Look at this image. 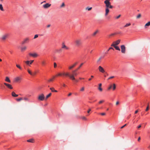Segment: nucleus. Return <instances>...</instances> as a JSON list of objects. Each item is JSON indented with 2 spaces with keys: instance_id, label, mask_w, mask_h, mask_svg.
<instances>
[{
  "instance_id": "obj_52",
  "label": "nucleus",
  "mask_w": 150,
  "mask_h": 150,
  "mask_svg": "<svg viewBox=\"0 0 150 150\" xmlns=\"http://www.w3.org/2000/svg\"><path fill=\"white\" fill-rule=\"evenodd\" d=\"M149 110V106L148 105L147 107L145 110V111L146 112L147 111Z\"/></svg>"
},
{
  "instance_id": "obj_28",
  "label": "nucleus",
  "mask_w": 150,
  "mask_h": 150,
  "mask_svg": "<svg viewBox=\"0 0 150 150\" xmlns=\"http://www.w3.org/2000/svg\"><path fill=\"white\" fill-rule=\"evenodd\" d=\"M111 49H112V50H114V49H113V48L112 47H110L105 52V54H107L108 53V52L109 51V50H110Z\"/></svg>"
},
{
  "instance_id": "obj_8",
  "label": "nucleus",
  "mask_w": 150,
  "mask_h": 150,
  "mask_svg": "<svg viewBox=\"0 0 150 150\" xmlns=\"http://www.w3.org/2000/svg\"><path fill=\"white\" fill-rule=\"evenodd\" d=\"M29 55L30 56L33 57H36L38 56V54L36 53H29Z\"/></svg>"
},
{
  "instance_id": "obj_49",
  "label": "nucleus",
  "mask_w": 150,
  "mask_h": 150,
  "mask_svg": "<svg viewBox=\"0 0 150 150\" xmlns=\"http://www.w3.org/2000/svg\"><path fill=\"white\" fill-rule=\"evenodd\" d=\"M121 16V15H119L118 16H117L116 17H115V18L116 19H118Z\"/></svg>"
},
{
  "instance_id": "obj_12",
  "label": "nucleus",
  "mask_w": 150,
  "mask_h": 150,
  "mask_svg": "<svg viewBox=\"0 0 150 150\" xmlns=\"http://www.w3.org/2000/svg\"><path fill=\"white\" fill-rule=\"evenodd\" d=\"M33 61V60H31L30 61H25V62L27 65H29V64H31Z\"/></svg>"
},
{
  "instance_id": "obj_41",
  "label": "nucleus",
  "mask_w": 150,
  "mask_h": 150,
  "mask_svg": "<svg viewBox=\"0 0 150 150\" xmlns=\"http://www.w3.org/2000/svg\"><path fill=\"white\" fill-rule=\"evenodd\" d=\"M131 24L130 23H127L124 26V27H127L128 26L130 25Z\"/></svg>"
},
{
  "instance_id": "obj_18",
  "label": "nucleus",
  "mask_w": 150,
  "mask_h": 150,
  "mask_svg": "<svg viewBox=\"0 0 150 150\" xmlns=\"http://www.w3.org/2000/svg\"><path fill=\"white\" fill-rule=\"evenodd\" d=\"M98 89L100 91H102L103 89L101 88L102 84L101 83H99L98 85Z\"/></svg>"
},
{
  "instance_id": "obj_48",
  "label": "nucleus",
  "mask_w": 150,
  "mask_h": 150,
  "mask_svg": "<svg viewBox=\"0 0 150 150\" xmlns=\"http://www.w3.org/2000/svg\"><path fill=\"white\" fill-rule=\"evenodd\" d=\"M54 68H56L57 67V64L55 62L54 63Z\"/></svg>"
},
{
  "instance_id": "obj_35",
  "label": "nucleus",
  "mask_w": 150,
  "mask_h": 150,
  "mask_svg": "<svg viewBox=\"0 0 150 150\" xmlns=\"http://www.w3.org/2000/svg\"><path fill=\"white\" fill-rule=\"evenodd\" d=\"M23 100H26V101H30V100L29 99H28V98H27V97H24V98H23Z\"/></svg>"
},
{
  "instance_id": "obj_29",
  "label": "nucleus",
  "mask_w": 150,
  "mask_h": 150,
  "mask_svg": "<svg viewBox=\"0 0 150 150\" xmlns=\"http://www.w3.org/2000/svg\"><path fill=\"white\" fill-rule=\"evenodd\" d=\"M27 48L26 46H24L21 48V50L22 51H23L25 50Z\"/></svg>"
},
{
  "instance_id": "obj_39",
  "label": "nucleus",
  "mask_w": 150,
  "mask_h": 150,
  "mask_svg": "<svg viewBox=\"0 0 150 150\" xmlns=\"http://www.w3.org/2000/svg\"><path fill=\"white\" fill-rule=\"evenodd\" d=\"M0 10L1 11H4L2 5L1 4H0Z\"/></svg>"
},
{
  "instance_id": "obj_21",
  "label": "nucleus",
  "mask_w": 150,
  "mask_h": 150,
  "mask_svg": "<svg viewBox=\"0 0 150 150\" xmlns=\"http://www.w3.org/2000/svg\"><path fill=\"white\" fill-rule=\"evenodd\" d=\"M5 81L8 83H10L11 82V81L9 79V77L7 76L6 77Z\"/></svg>"
},
{
  "instance_id": "obj_34",
  "label": "nucleus",
  "mask_w": 150,
  "mask_h": 150,
  "mask_svg": "<svg viewBox=\"0 0 150 150\" xmlns=\"http://www.w3.org/2000/svg\"><path fill=\"white\" fill-rule=\"evenodd\" d=\"M150 25V21L148 22L145 25V28H146V26H148Z\"/></svg>"
},
{
  "instance_id": "obj_26",
  "label": "nucleus",
  "mask_w": 150,
  "mask_h": 150,
  "mask_svg": "<svg viewBox=\"0 0 150 150\" xmlns=\"http://www.w3.org/2000/svg\"><path fill=\"white\" fill-rule=\"evenodd\" d=\"M69 78L73 80H75L76 79L74 75H71Z\"/></svg>"
},
{
  "instance_id": "obj_20",
  "label": "nucleus",
  "mask_w": 150,
  "mask_h": 150,
  "mask_svg": "<svg viewBox=\"0 0 150 150\" xmlns=\"http://www.w3.org/2000/svg\"><path fill=\"white\" fill-rule=\"evenodd\" d=\"M120 40H118L115 41L114 42V43L115 44V45H118L120 42Z\"/></svg>"
},
{
  "instance_id": "obj_58",
  "label": "nucleus",
  "mask_w": 150,
  "mask_h": 150,
  "mask_svg": "<svg viewBox=\"0 0 150 150\" xmlns=\"http://www.w3.org/2000/svg\"><path fill=\"white\" fill-rule=\"evenodd\" d=\"M114 76H112L110 77L109 78H108V80L110 79H112V78H114Z\"/></svg>"
},
{
  "instance_id": "obj_38",
  "label": "nucleus",
  "mask_w": 150,
  "mask_h": 150,
  "mask_svg": "<svg viewBox=\"0 0 150 150\" xmlns=\"http://www.w3.org/2000/svg\"><path fill=\"white\" fill-rule=\"evenodd\" d=\"M51 93H50L48 94L46 97V99H47L49 97H50L51 95Z\"/></svg>"
},
{
  "instance_id": "obj_42",
  "label": "nucleus",
  "mask_w": 150,
  "mask_h": 150,
  "mask_svg": "<svg viewBox=\"0 0 150 150\" xmlns=\"http://www.w3.org/2000/svg\"><path fill=\"white\" fill-rule=\"evenodd\" d=\"M100 60H101V59H100L99 58V59L97 61V63H98V64H100V62H101Z\"/></svg>"
},
{
  "instance_id": "obj_64",
  "label": "nucleus",
  "mask_w": 150,
  "mask_h": 150,
  "mask_svg": "<svg viewBox=\"0 0 150 150\" xmlns=\"http://www.w3.org/2000/svg\"><path fill=\"white\" fill-rule=\"evenodd\" d=\"M72 94V93H69L68 95V96H70Z\"/></svg>"
},
{
  "instance_id": "obj_13",
  "label": "nucleus",
  "mask_w": 150,
  "mask_h": 150,
  "mask_svg": "<svg viewBox=\"0 0 150 150\" xmlns=\"http://www.w3.org/2000/svg\"><path fill=\"white\" fill-rule=\"evenodd\" d=\"M55 78V76H53L52 78L50 79H48L47 80L48 82L50 83L51 82H52L53 81L54 79Z\"/></svg>"
},
{
  "instance_id": "obj_55",
  "label": "nucleus",
  "mask_w": 150,
  "mask_h": 150,
  "mask_svg": "<svg viewBox=\"0 0 150 150\" xmlns=\"http://www.w3.org/2000/svg\"><path fill=\"white\" fill-rule=\"evenodd\" d=\"M105 55H104L103 56H100V57H99V58L100 59H103L104 58V57H105Z\"/></svg>"
},
{
  "instance_id": "obj_51",
  "label": "nucleus",
  "mask_w": 150,
  "mask_h": 150,
  "mask_svg": "<svg viewBox=\"0 0 150 150\" xmlns=\"http://www.w3.org/2000/svg\"><path fill=\"white\" fill-rule=\"evenodd\" d=\"M36 71H34L33 72H32V76H34L36 74Z\"/></svg>"
},
{
  "instance_id": "obj_53",
  "label": "nucleus",
  "mask_w": 150,
  "mask_h": 150,
  "mask_svg": "<svg viewBox=\"0 0 150 150\" xmlns=\"http://www.w3.org/2000/svg\"><path fill=\"white\" fill-rule=\"evenodd\" d=\"M112 87V85H110V86L108 88V90H109L110 89H111Z\"/></svg>"
},
{
  "instance_id": "obj_27",
  "label": "nucleus",
  "mask_w": 150,
  "mask_h": 150,
  "mask_svg": "<svg viewBox=\"0 0 150 150\" xmlns=\"http://www.w3.org/2000/svg\"><path fill=\"white\" fill-rule=\"evenodd\" d=\"M83 63H82L76 69H75V71H78V70L83 65Z\"/></svg>"
},
{
  "instance_id": "obj_23",
  "label": "nucleus",
  "mask_w": 150,
  "mask_h": 150,
  "mask_svg": "<svg viewBox=\"0 0 150 150\" xmlns=\"http://www.w3.org/2000/svg\"><path fill=\"white\" fill-rule=\"evenodd\" d=\"M50 89L51 90V91L53 92H57V91L55 90L54 88L53 87H51L50 88Z\"/></svg>"
},
{
  "instance_id": "obj_3",
  "label": "nucleus",
  "mask_w": 150,
  "mask_h": 150,
  "mask_svg": "<svg viewBox=\"0 0 150 150\" xmlns=\"http://www.w3.org/2000/svg\"><path fill=\"white\" fill-rule=\"evenodd\" d=\"M45 97L43 94L42 93L39 95L38 98V100L39 101H43L44 100Z\"/></svg>"
},
{
  "instance_id": "obj_15",
  "label": "nucleus",
  "mask_w": 150,
  "mask_h": 150,
  "mask_svg": "<svg viewBox=\"0 0 150 150\" xmlns=\"http://www.w3.org/2000/svg\"><path fill=\"white\" fill-rule=\"evenodd\" d=\"M71 75H70L69 73L68 72L65 73L64 72H63V76H65L66 77L68 76L69 77L71 76Z\"/></svg>"
},
{
  "instance_id": "obj_22",
  "label": "nucleus",
  "mask_w": 150,
  "mask_h": 150,
  "mask_svg": "<svg viewBox=\"0 0 150 150\" xmlns=\"http://www.w3.org/2000/svg\"><path fill=\"white\" fill-rule=\"evenodd\" d=\"M99 32V30H96L95 32H94L92 35V36H95L96 34Z\"/></svg>"
},
{
  "instance_id": "obj_59",
  "label": "nucleus",
  "mask_w": 150,
  "mask_h": 150,
  "mask_svg": "<svg viewBox=\"0 0 150 150\" xmlns=\"http://www.w3.org/2000/svg\"><path fill=\"white\" fill-rule=\"evenodd\" d=\"M100 115L102 116H104L105 115V113H101Z\"/></svg>"
},
{
  "instance_id": "obj_57",
  "label": "nucleus",
  "mask_w": 150,
  "mask_h": 150,
  "mask_svg": "<svg viewBox=\"0 0 150 150\" xmlns=\"http://www.w3.org/2000/svg\"><path fill=\"white\" fill-rule=\"evenodd\" d=\"M111 46H113L114 47L115 46V44L114 43V42L111 45Z\"/></svg>"
},
{
  "instance_id": "obj_37",
  "label": "nucleus",
  "mask_w": 150,
  "mask_h": 150,
  "mask_svg": "<svg viewBox=\"0 0 150 150\" xmlns=\"http://www.w3.org/2000/svg\"><path fill=\"white\" fill-rule=\"evenodd\" d=\"M27 71L28 72V73L30 75H31V76H32V72H31V71L29 69H28L27 70Z\"/></svg>"
},
{
  "instance_id": "obj_33",
  "label": "nucleus",
  "mask_w": 150,
  "mask_h": 150,
  "mask_svg": "<svg viewBox=\"0 0 150 150\" xmlns=\"http://www.w3.org/2000/svg\"><path fill=\"white\" fill-rule=\"evenodd\" d=\"M114 48H115V49L116 50H118L119 51L120 50V48L119 47H118V46H117L116 45H115V46L114 47Z\"/></svg>"
},
{
  "instance_id": "obj_54",
  "label": "nucleus",
  "mask_w": 150,
  "mask_h": 150,
  "mask_svg": "<svg viewBox=\"0 0 150 150\" xmlns=\"http://www.w3.org/2000/svg\"><path fill=\"white\" fill-rule=\"evenodd\" d=\"M84 90V87H82L80 89V91H83Z\"/></svg>"
},
{
  "instance_id": "obj_43",
  "label": "nucleus",
  "mask_w": 150,
  "mask_h": 150,
  "mask_svg": "<svg viewBox=\"0 0 150 150\" xmlns=\"http://www.w3.org/2000/svg\"><path fill=\"white\" fill-rule=\"evenodd\" d=\"M116 88V85L114 83L113 84V90H114Z\"/></svg>"
},
{
  "instance_id": "obj_17",
  "label": "nucleus",
  "mask_w": 150,
  "mask_h": 150,
  "mask_svg": "<svg viewBox=\"0 0 150 150\" xmlns=\"http://www.w3.org/2000/svg\"><path fill=\"white\" fill-rule=\"evenodd\" d=\"M55 76V77L58 76H63V72L62 73H59L57 74H56Z\"/></svg>"
},
{
  "instance_id": "obj_31",
  "label": "nucleus",
  "mask_w": 150,
  "mask_h": 150,
  "mask_svg": "<svg viewBox=\"0 0 150 150\" xmlns=\"http://www.w3.org/2000/svg\"><path fill=\"white\" fill-rule=\"evenodd\" d=\"M42 65L43 66H44L46 64V62L45 61H42L41 62Z\"/></svg>"
},
{
  "instance_id": "obj_6",
  "label": "nucleus",
  "mask_w": 150,
  "mask_h": 150,
  "mask_svg": "<svg viewBox=\"0 0 150 150\" xmlns=\"http://www.w3.org/2000/svg\"><path fill=\"white\" fill-rule=\"evenodd\" d=\"M121 51L122 53L125 54L126 52V48L124 45H122L121 46Z\"/></svg>"
},
{
  "instance_id": "obj_32",
  "label": "nucleus",
  "mask_w": 150,
  "mask_h": 150,
  "mask_svg": "<svg viewBox=\"0 0 150 150\" xmlns=\"http://www.w3.org/2000/svg\"><path fill=\"white\" fill-rule=\"evenodd\" d=\"M55 51H56V52H57L60 53L62 52V49H57Z\"/></svg>"
},
{
  "instance_id": "obj_4",
  "label": "nucleus",
  "mask_w": 150,
  "mask_h": 150,
  "mask_svg": "<svg viewBox=\"0 0 150 150\" xmlns=\"http://www.w3.org/2000/svg\"><path fill=\"white\" fill-rule=\"evenodd\" d=\"M98 69L99 71L103 73H107L105 72V70L104 68L102 67L101 66H100L98 67Z\"/></svg>"
},
{
  "instance_id": "obj_14",
  "label": "nucleus",
  "mask_w": 150,
  "mask_h": 150,
  "mask_svg": "<svg viewBox=\"0 0 150 150\" xmlns=\"http://www.w3.org/2000/svg\"><path fill=\"white\" fill-rule=\"evenodd\" d=\"M21 79V78L20 77H17L15 78L14 81L16 82H18L19 81H20Z\"/></svg>"
},
{
  "instance_id": "obj_7",
  "label": "nucleus",
  "mask_w": 150,
  "mask_h": 150,
  "mask_svg": "<svg viewBox=\"0 0 150 150\" xmlns=\"http://www.w3.org/2000/svg\"><path fill=\"white\" fill-rule=\"evenodd\" d=\"M4 84L8 88L10 89H12L13 88V87L11 84L6 83H4Z\"/></svg>"
},
{
  "instance_id": "obj_11",
  "label": "nucleus",
  "mask_w": 150,
  "mask_h": 150,
  "mask_svg": "<svg viewBox=\"0 0 150 150\" xmlns=\"http://www.w3.org/2000/svg\"><path fill=\"white\" fill-rule=\"evenodd\" d=\"M51 6V4L49 3H46L43 5V7L45 8H47Z\"/></svg>"
},
{
  "instance_id": "obj_19",
  "label": "nucleus",
  "mask_w": 150,
  "mask_h": 150,
  "mask_svg": "<svg viewBox=\"0 0 150 150\" xmlns=\"http://www.w3.org/2000/svg\"><path fill=\"white\" fill-rule=\"evenodd\" d=\"M11 95L13 97H17L18 96V95L16 94L14 91L12 92Z\"/></svg>"
},
{
  "instance_id": "obj_61",
  "label": "nucleus",
  "mask_w": 150,
  "mask_h": 150,
  "mask_svg": "<svg viewBox=\"0 0 150 150\" xmlns=\"http://www.w3.org/2000/svg\"><path fill=\"white\" fill-rule=\"evenodd\" d=\"M119 104V101H117L116 102V105H118Z\"/></svg>"
},
{
  "instance_id": "obj_45",
  "label": "nucleus",
  "mask_w": 150,
  "mask_h": 150,
  "mask_svg": "<svg viewBox=\"0 0 150 150\" xmlns=\"http://www.w3.org/2000/svg\"><path fill=\"white\" fill-rule=\"evenodd\" d=\"M92 7L88 8V7L86 8V9L88 11H90L92 9Z\"/></svg>"
},
{
  "instance_id": "obj_47",
  "label": "nucleus",
  "mask_w": 150,
  "mask_h": 150,
  "mask_svg": "<svg viewBox=\"0 0 150 150\" xmlns=\"http://www.w3.org/2000/svg\"><path fill=\"white\" fill-rule=\"evenodd\" d=\"M65 6V4L64 3H63L62 4V5H61L60 6V7L62 8L64 7Z\"/></svg>"
},
{
  "instance_id": "obj_56",
  "label": "nucleus",
  "mask_w": 150,
  "mask_h": 150,
  "mask_svg": "<svg viewBox=\"0 0 150 150\" xmlns=\"http://www.w3.org/2000/svg\"><path fill=\"white\" fill-rule=\"evenodd\" d=\"M38 35H35L34 37V39L36 38H38Z\"/></svg>"
},
{
  "instance_id": "obj_50",
  "label": "nucleus",
  "mask_w": 150,
  "mask_h": 150,
  "mask_svg": "<svg viewBox=\"0 0 150 150\" xmlns=\"http://www.w3.org/2000/svg\"><path fill=\"white\" fill-rule=\"evenodd\" d=\"M91 78H89L88 79V80L89 81H91V79H92V78H93L94 77V76H93V75H91Z\"/></svg>"
},
{
  "instance_id": "obj_46",
  "label": "nucleus",
  "mask_w": 150,
  "mask_h": 150,
  "mask_svg": "<svg viewBox=\"0 0 150 150\" xmlns=\"http://www.w3.org/2000/svg\"><path fill=\"white\" fill-rule=\"evenodd\" d=\"M141 17V14H139L137 16V18H140Z\"/></svg>"
},
{
  "instance_id": "obj_36",
  "label": "nucleus",
  "mask_w": 150,
  "mask_h": 150,
  "mask_svg": "<svg viewBox=\"0 0 150 150\" xmlns=\"http://www.w3.org/2000/svg\"><path fill=\"white\" fill-rule=\"evenodd\" d=\"M16 100L18 102V101H20L21 100H23V98H16Z\"/></svg>"
},
{
  "instance_id": "obj_60",
  "label": "nucleus",
  "mask_w": 150,
  "mask_h": 150,
  "mask_svg": "<svg viewBox=\"0 0 150 150\" xmlns=\"http://www.w3.org/2000/svg\"><path fill=\"white\" fill-rule=\"evenodd\" d=\"M127 125V124H125L124 125L122 126L121 127V128L122 129L123 128L125 127Z\"/></svg>"
},
{
  "instance_id": "obj_25",
  "label": "nucleus",
  "mask_w": 150,
  "mask_h": 150,
  "mask_svg": "<svg viewBox=\"0 0 150 150\" xmlns=\"http://www.w3.org/2000/svg\"><path fill=\"white\" fill-rule=\"evenodd\" d=\"M109 8H105V16H106L108 15V13L109 12Z\"/></svg>"
},
{
  "instance_id": "obj_10",
  "label": "nucleus",
  "mask_w": 150,
  "mask_h": 150,
  "mask_svg": "<svg viewBox=\"0 0 150 150\" xmlns=\"http://www.w3.org/2000/svg\"><path fill=\"white\" fill-rule=\"evenodd\" d=\"M29 41V38H25L24 40L22 42V44H23L25 43H28Z\"/></svg>"
},
{
  "instance_id": "obj_24",
  "label": "nucleus",
  "mask_w": 150,
  "mask_h": 150,
  "mask_svg": "<svg viewBox=\"0 0 150 150\" xmlns=\"http://www.w3.org/2000/svg\"><path fill=\"white\" fill-rule=\"evenodd\" d=\"M75 71V70H73L72 71V72L73 73V74H72V75H74V76H76L78 75V74L77 73V71Z\"/></svg>"
},
{
  "instance_id": "obj_63",
  "label": "nucleus",
  "mask_w": 150,
  "mask_h": 150,
  "mask_svg": "<svg viewBox=\"0 0 150 150\" xmlns=\"http://www.w3.org/2000/svg\"><path fill=\"white\" fill-rule=\"evenodd\" d=\"M82 118L84 120H86V117H84V116H83V117H82Z\"/></svg>"
},
{
  "instance_id": "obj_1",
  "label": "nucleus",
  "mask_w": 150,
  "mask_h": 150,
  "mask_svg": "<svg viewBox=\"0 0 150 150\" xmlns=\"http://www.w3.org/2000/svg\"><path fill=\"white\" fill-rule=\"evenodd\" d=\"M104 3L105 4L106 8H113V6L111 5L110 1H105Z\"/></svg>"
},
{
  "instance_id": "obj_5",
  "label": "nucleus",
  "mask_w": 150,
  "mask_h": 150,
  "mask_svg": "<svg viewBox=\"0 0 150 150\" xmlns=\"http://www.w3.org/2000/svg\"><path fill=\"white\" fill-rule=\"evenodd\" d=\"M62 49H64L65 50H69V48L66 46L64 42H63L62 44V47H61Z\"/></svg>"
},
{
  "instance_id": "obj_62",
  "label": "nucleus",
  "mask_w": 150,
  "mask_h": 150,
  "mask_svg": "<svg viewBox=\"0 0 150 150\" xmlns=\"http://www.w3.org/2000/svg\"><path fill=\"white\" fill-rule=\"evenodd\" d=\"M141 127V125H139L137 127V128L138 129H139Z\"/></svg>"
},
{
  "instance_id": "obj_16",
  "label": "nucleus",
  "mask_w": 150,
  "mask_h": 150,
  "mask_svg": "<svg viewBox=\"0 0 150 150\" xmlns=\"http://www.w3.org/2000/svg\"><path fill=\"white\" fill-rule=\"evenodd\" d=\"M77 64H78L77 62H76L74 64H73L72 66H69V69H72L74 67L77 65Z\"/></svg>"
},
{
  "instance_id": "obj_30",
  "label": "nucleus",
  "mask_w": 150,
  "mask_h": 150,
  "mask_svg": "<svg viewBox=\"0 0 150 150\" xmlns=\"http://www.w3.org/2000/svg\"><path fill=\"white\" fill-rule=\"evenodd\" d=\"M28 142H30L31 143H33L34 142V139H30L27 140Z\"/></svg>"
},
{
  "instance_id": "obj_2",
  "label": "nucleus",
  "mask_w": 150,
  "mask_h": 150,
  "mask_svg": "<svg viewBox=\"0 0 150 150\" xmlns=\"http://www.w3.org/2000/svg\"><path fill=\"white\" fill-rule=\"evenodd\" d=\"M76 45L77 46H79L81 45L82 42L81 40L80 39H76L75 41Z\"/></svg>"
},
{
  "instance_id": "obj_40",
  "label": "nucleus",
  "mask_w": 150,
  "mask_h": 150,
  "mask_svg": "<svg viewBox=\"0 0 150 150\" xmlns=\"http://www.w3.org/2000/svg\"><path fill=\"white\" fill-rule=\"evenodd\" d=\"M16 66L17 68H18L20 69V70L22 69V67L19 65L17 64L16 65Z\"/></svg>"
},
{
  "instance_id": "obj_44",
  "label": "nucleus",
  "mask_w": 150,
  "mask_h": 150,
  "mask_svg": "<svg viewBox=\"0 0 150 150\" xmlns=\"http://www.w3.org/2000/svg\"><path fill=\"white\" fill-rule=\"evenodd\" d=\"M105 101V100H100V101H99L98 103L99 104H100L101 103H102L103 102H104Z\"/></svg>"
},
{
  "instance_id": "obj_9",
  "label": "nucleus",
  "mask_w": 150,
  "mask_h": 150,
  "mask_svg": "<svg viewBox=\"0 0 150 150\" xmlns=\"http://www.w3.org/2000/svg\"><path fill=\"white\" fill-rule=\"evenodd\" d=\"M9 35L8 34H5L3 35L1 38V39L4 40H5L8 36Z\"/></svg>"
}]
</instances>
